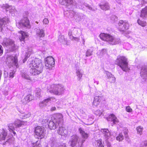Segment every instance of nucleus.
<instances>
[{
    "label": "nucleus",
    "instance_id": "f257e3e1",
    "mask_svg": "<svg viewBox=\"0 0 147 147\" xmlns=\"http://www.w3.org/2000/svg\"><path fill=\"white\" fill-rule=\"evenodd\" d=\"M30 73L33 76L37 75L41 73L43 68L41 60L34 58H30L28 62Z\"/></svg>",
    "mask_w": 147,
    "mask_h": 147
},
{
    "label": "nucleus",
    "instance_id": "f03ea898",
    "mask_svg": "<svg viewBox=\"0 0 147 147\" xmlns=\"http://www.w3.org/2000/svg\"><path fill=\"white\" fill-rule=\"evenodd\" d=\"M42 122L43 124L47 123L50 129H55L58 126H60L63 124V116L61 114H58L56 115L53 120L49 121L48 119H43Z\"/></svg>",
    "mask_w": 147,
    "mask_h": 147
},
{
    "label": "nucleus",
    "instance_id": "7ed1b4c3",
    "mask_svg": "<svg viewBox=\"0 0 147 147\" xmlns=\"http://www.w3.org/2000/svg\"><path fill=\"white\" fill-rule=\"evenodd\" d=\"M47 92L57 95H60L64 93L65 88L61 84H53L47 88Z\"/></svg>",
    "mask_w": 147,
    "mask_h": 147
},
{
    "label": "nucleus",
    "instance_id": "20e7f679",
    "mask_svg": "<svg viewBox=\"0 0 147 147\" xmlns=\"http://www.w3.org/2000/svg\"><path fill=\"white\" fill-rule=\"evenodd\" d=\"M100 37L102 40L106 41L109 44L112 45L118 44L121 42L120 38H115L107 34H101L100 35Z\"/></svg>",
    "mask_w": 147,
    "mask_h": 147
},
{
    "label": "nucleus",
    "instance_id": "39448f33",
    "mask_svg": "<svg viewBox=\"0 0 147 147\" xmlns=\"http://www.w3.org/2000/svg\"><path fill=\"white\" fill-rule=\"evenodd\" d=\"M115 64L124 71H126L129 69L127 59L125 57L123 56H118L115 61Z\"/></svg>",
    "mask_w": 147,
    "mask_h": 147
},
{
    "label": "nucleus",
    "instance_id": "423d86ee",
    "mask_svg": "<svg viewBox=\"0 0 147 147\" xmlns=\"http://www.w3.org/2000/svg\"><path fill=\"white\" fill-rule=\"evenodd\" d=\"M65 12L64 13V14H65ZM66 13H69V17L70 18H74V19H75L76 22H80L84 18V17L85 16L83 13H80L75 12L73 10L70 11V12H69L67 11Z\"/></svg>",
    "mask_w": 147,
    "mask_h": 147
},
{
    "label": "nucleus",
    "instance_id": "0eeeda50",
    "mask_svg": "<svg viewBox=\"0 0 147 147\" xmlns=\"http://www.w3.org/2000/svg\"><path fill=\"white\" fill-rule=\"evenodd\" d=\"M2 44L4 46L9 48L12 51H14L16 49L14 41L10 38H4Z\"/></svg>",
    "mask_w": 147,
    "mask_h": 147
},
{
    "label": "nucleus",
    "instance_id": "6e6552de",
    "mask_svg": "<svg viewBox=\"0 0 147 147\" xmlns=\"http://www.w3.org/2000/svg\"><path fill=\"white\" fill-rule=\"evenodd\" d=\"M16 25L19 28H30L31 27L29 21L27 17L24 18L19 22H17Z\"/></svg>",
    "mask_w": 147,
    "mask_h": 147
},
{
    "label": "nucleus",
    "instance_id": "1a4fd4ad",
    "mask_svg": "<svg viewBox=\"0 0 147 147\" xmlns=\"http://www.w3.org/2000/svg\"><path fill=\"white\" fill-rule=\"evenodd\" d=\"M24 122L19 120L16 121L13 123H10L8 125V129L11 132L13 130H15V128H19L24 125Z\"/></svg>",
    "mask_w": 147,
    "mask_h": 147
},
{
    "label": "nucleus",
    "instance_id": "9d476101",
    "mask_svg": "<svg viewBox=\"0 0 147 147\" xmlns=\"http://www.w3.org/2000/svg\"><path fill=\"white\" fill-rule=\"evenodd\" d=\"M119 29L121 31L124 32L129 29V24L126 21L120 20L118 23Z\"/></svg>",
    "mask_w": 147,
    "mask_h": 147
},
{
    "label": "nucleus",
    "instance_id": "9b49d317",
    "mask_svg": "<svg viewBox=\"0 0 147 147\" xmlns=\"http://www.w3.org/2000/svg\"><path fill=\"white\" fill-rule=\"evenodd\" d=\"M7 62L9 66H16L18 67L17 57H13L12 56H8L7 58Z\"/></svg>",
    "mask_w": 147,
    "mask_h": 147
},
{
    "label": "nucleus",
    "instance_id": "f8f14e48",
    "mask_svg": "<svg viewBox=\"0 0 147 147\" xmlns=\"http://www.w3.org/2000/svg\"><path fill=\"white\" fill-rule=\"evenodd\" d=\"M45 129L43 127L37 126L35 128V133L38 137V138L42 139L45 136Z\"/></svg>",
    "mask_w": 147,
    "mask_h": 147
},
{
    "label": "nucleus",
    "instance_id": "ddd939ff",
    "mask_svg": "<svg viewBox=\"0 0 147 147\" xmlns=\"http://www.w3.org/2000/svg\"><path fill=\"white\" fill-rule=\"evenodd\" d=\"M62 5H64L68 7L69 5H71L73 8H76L75 7L76 3L73 0H62L60 1Z\"/></svg>",
    "mask_w": 147,
    "mask_h": 147
},
{
    "label": "nucleus",
    "instance_id": "4468645a",
    "mask_svg": "<svg viewBox=\"0 0 147 147\" xmlns=\"http://www.w3.org/2000/svg\"><path fill=\"white\" fill-rule=\"evenodd\" d=\"M84 6L86 7L90 10L92 11H95L94 9H93L92 7H91L90 5L85 3H84L82 4L80 2H79L78 3H76L75 7L76 8H79L80 9H83V8L84 7Z\"/></svg>",
    "mask_w": 147,
    "mask_h": 147
},
{
    "label": "nucleus",
    "instance_id": "2eb2a0df",
    "mask_svg": "<svg viewBox=\"0 0 147 147\" xmlns=\"http://www.w3.org/2000/svg\"><path fill=\"white\" fill-rule=\"evenodd\" d=\"M79 139V137L77 135H74L72 136L69 141L70 146L72 147L75 146L78 142Z\"/></svg>",
    "mask_w": 147,
    "mask_h": 147
},
{
    "label": "nucleus",
    "instance_id": "dca6fc26",
    "mask_svg": "<svg viewBox=\"0 0 147 147\" xmlns=\"http://www.w3.org/2000/svg\"><path fill=\"white\" fill-rule=\"evenodd\" d=\"M9 22V21L7 17H5L2 18H0V31H2L3 27Z\"/></svg>",
    "mask_w": 147,
    "mask_h": 147
},
{
    "label": "nucleus",
    "instance_id": "f3484780",
    "mask_svg": "<svg viewBox=\"0 0 147 147\" xmlns=\"http://www.w3.org/2000/svg\"><path fill=\"white\" fill-rule=\"evenodd\" d=\"M55 98L53 97H51L45 99L44 100L40 102L39 103V106L41 107H43L44 106H47L51 102L52 100H53Z\"/></svg>",
    "mask_w": 147,
    "mask_h": 147
},
{
    "label": "nucleus",
    "instance_id": "a211bd4d",
    "mask_svg": "<svg viewBox=\"0 0 147 147\" xmlns=\"http://www.w3.org/2000/svg\"><path fill=\"white\" fill-rule=\"evenodd\" d=\"M51 146H53L55 145V147H65L66 145L65 144H61L58 146H57L56 145L57 142L56 138H51L50 139V140L49 142Z\"/></svg>",
    "mask_w": 147,
    "mask_h": 147
},
{
    "label": "nucleus",
    "instance_id": "6ab92c4d",
    "mask_svg": "<svg viewBox=\"0 0 147 147\" xmlns=\"http://www.w3.org/2000/svg\"><path fill=\"white\" fill-rule=\"evenodd\" d=\"M45 63H48L53 67L55 65V60L52 57H47L45 59Z\"/></svg>",
    "mask_w": 147,
    "mask_h": 147
},
{
    "label": "nucleus",
    "instance_id": "aec40b11",
    "mask_svg": "<svg viewBox=\"0 0 147 147\" xmlns=\"http://www.w3.org/2000/svg\"><path fill=\"white\" fill-rule=\"evenodd\" d=\"M107 120L108 121H113L114 124H116L119 122L117 119L113 114H111L109 115Z\"/></svg>",
    "mask_w": 147,
    "mask_h": 147
},
{
    "label": "nucleus",
    "instance_id": "412c9836",
    "mask_svg": "<svg viewBox=\"0 0 147 147\" xmlns=\"http://www.w3.org/2000/svg\"><path fill=\"white\" fill-rule=\"evenodd\" d=\"M8 138L7 130L3 129L2 131L0 134V141L5 140Z\"/></svg>",
    "mask_w": 147,
    "mask_h": 147
},
{
    "label": "nucleus",
    "instance_id": "4be33fe9",
    "mask_svg": "<svg viewBox=\"0 0 147 147\" xmlns=\"http://www.w3.org/2000/svg\"><path fill=\"white\" fill-rule=\"evenodd\" d=\"M140 16L144 19H146L147 17V6L142 9Z\"/></svg>",
    "mask_w": 147,
    "mask_h": 147
},
{
    "label": "nucleus",
    "instance_id": "5701e85b",
    "mask_svg": "<svg viewBox=\"0 0 147 147\" xmlns=\"http://www.w3.org/2000/svg\"><path fill=\"white\" fill-rule=\"evenodd\" d=\"M36 35L39 37H43L45 36V34L44 30L42 29L36 28Z\"/></svg>",
    "mask_w": 147,
    "mask_h": 147
},
{
    "label": "nucleus",
    "instance_id": "b1692460",
    "mask_svg": "<svg viewBox=\"0 0 147 147\" xmlns=\"http://www.w3.org/2000/svg\"><path fill=\"white\" fill-rule=\"evenodd\" d=\"M2 7L3 9H5V11H9L11 13L14 12L15 10L13 9V7L11 6H9L7 4H3Z\"/></svg>",
    "mask_w": 147,
    "mask_h": 147
},
{
    "label": "nucleus",
    "instance_id": "393cba45",
    "mask_svg": "<svg viewBox=\"0 0 147 147\" xmlns=\"http://www.w3.org/2000/svg\"><path fill=\"white\" fill-rule=\"evenodd\" d=\"M99 6L102 9L105 11L108 10L110 8L109 3L107 2H105L104 3H100L99 4Z\"/></svg>",
    "mask_w": 147,
    "mask_h": 147
},
{
    "label": "nucleus",
    "instance_id": "a878e982",
    "mask_svg": "<svg viewBox=\"0 0 147 147\" xmlns=\"http://www.w3.org/2000/svg\"><path fill=\"white\" fill-rule=\"evenodd\" d=\"M28 36V35L27 33L23 31H22L21 32V36L20 37L19 39L21 42H23L22 43H23L24 42V41L26 39H27Z\"/></svg>",
    "mask_w": 147,
    "mask_h": 147
},
{
    "label": "nucleus",
    "instance_id": "bb28decb",
    "mask_svg": "<svg viewBox=\"0 0 147 147\" xmlns=\"http://www.w3.org/2000/svg\"><path fill=\"white\" fill-rule=\"evenodd\" d=\"M58 41L61 44L67 45V41L63 35H59L58 37Z\"/></svg>",
    "mask_w": 147,
    "mask_h": 147
},
{
    "label": "nucleus",
    "instance_id": "cd10ccee",
    "mask_svg": "<svg viewBox=\"0 0 147 147\" xmlns=\"http://www.w3.org/2000/svg\"><path fill=\"white\" fill-rule=\"evenodd\" d=\"M28 54H27V53H26V54L25 55V57L24 59H23V62L24 63L27 59V58L29 57L30 54H31L32 51V49L31 47L28 48Z\"/></svg>",
    "mask_w": 147,
    "mask_h": 147
},
{
    "label": "nucleus",
    "instance_id": "c85d7f7f",
    "mask_svg": "<svg viewBox=\"0 0 147 147\" xmlns=\"http://www.w3.org/2000/svg\"><path fill=\"white\" fill-rule=\"evenodd\" d=\"M107 53V49H103L99 52H98L96 54L99 58H101L104 55L106 54Z\"/></svg>",
    "mask_w": 147,
    "mask_h": 147
},
{
    "label": "nucleus",
    "instance_id": "c756f323",
    "mask_svg": "<svg viewBox=\"0 0 147 147\" xmlns=\"http://www.w3.org/2000/svg\"><path fill=\"white\" fill-rule=\"evenodd\" d=\"M59 126V128L57 131L58 134L61 135H66V133L65 132V128L62 127H60V126Z\"/></svg>",
    "mask_w": 147,
    "mask_h": 147
},
{
    "label": "nucleus",
    "instance_id": "7c9ffc66",
    "mask_svg": "<svg viewBox=\"0 0 147 147\" xmlns=\"http://www.w3.org/2000/svg\"><path fill=\"white\" fill-rule=\"evenodd\" d=\"M21 75L22 76L23 78H24L25 79H26L27 80H30L31 81H32V80L31 78L29 77L28 74L27 73V72L26 71L22 72H21Z\"/></svg>",
    "mask_w": 147,
    "mask_h": 147
},
{
    "label": "nucleus",
    "instance_id": "2f4dec72",
    "mask_svg": "<svg viewBox=\"0 0 147 147\" xmlns=\"http://www.w3.org/2000/svg\"><path fill=\"white\" fill-rule=\"evenodd\" d=\"M101 131L103 133L106 138H108L110 136V133L109 131L107 129H101Z\"/></svg>",
    "mask_w": 147,
    "mask_h": 147
},
{
    "label": "nucleus",
    "instance_id": "473e14b6",
    "mask_svg": "<svg viewBox=\"0 0 147 147\" xmlns=\"http://www.w3.org/2000/svg\"><path fill=\"white\" fill-rule=\"evenodd\" d=\"M147 74V67H144L141 69L140 75L143 78L145 77V75Z\"/></svg>",
    "mask_w": 147,
    "mask_h": 147
},
{
    "label": "nucleus",
    "instance_id": "72a5a7b5",
    "mask_svg": "<svg viewBox=\"0 0 147 147\" xmlns=\"http://www.w3.org/2000/svg\"><path fill=\"white\" fill-rule=\"evenodd\" d=\"M78 130L83 138L85 139H86L88 138V134L85 132L84 130V129L80 127L79 129Z\"/></svg>",
    "mask_w": 147,
    "mask_h": 147
},
{
    "label": "nucleus",
    "instance_id": "f704fd0d",
    "mask_svg": "<svg viewBox=\"0 0 147 147\" xmlns=\"http://www.w3.org/2000/svg\"><path fill=\"white\" fill-rule=\"evenodd\" d=\"M33 99V97L32 95L30 94H28L24 98L25 101H24V102L26 103L27 102H29Z\"/></svg>",
    "mask_w": 147,
    "mask_h": 147
},
{
    "label": "nucleus",
    "instance_id": "c9c22d12",
    "mask_svg": "<svg viewBox=\"0 0 147 147\" xmlns=\"http://www.w3.org/2000/svg\"><path fill=\"white\" fill-rule=\"evenodd\" d=\"M31 115L30 113H23L20 115V118L22 119H25L29 117Z\"/></svg>",
    "mask_w": 147,
    "mask_h": 147
},
{
    "label": "nucleus",
    "instance_id": "e433bc0d",
    "mask_svg": "<svg viewBox=\"0 0 147 147\" xmlns=\"http://www.w3.org/2000/svg\"><path fill=\"white\" fill-rule=\"evenodd\" d=\"M14 140V138H8L7 139L6 141L3 143V145L7 144V143L9 144H11L13 143Z\"/></svg>",
    "mask_w": 147,
    "mask_h": 147
},
{
    "label": "nucleus",
    "instance_id": "4c0bfd02",
    "mask_svg": "<svg viewBox=\"0 0 147 147\" xmlns=\"http://www.w3.org/2000/svg\"><path fill=\"white\" fill-rule=\"evenodd\" d=\"M76 75L78 76V79L80 80L82 76V74L79 69H77L76 71Z\"/></svg>",
    "mask_w": 147,
    "mask_h": 147
},
{
    "label": "nucleus",
    "instance_id": "58836bf2",
    "mask_svg": "<svg viewBox=\"0 0 147 147\" xmlns=\"http://www.w3.org/2000/svg\"><path fill=\"white\" fill-rule=\"evenodd\" d=\"M104 99V98L101 95L99 96H96L94 97V100L99 101L100 102L102 100H103Z\"/></svg>",
    "mask_w": 147,
    "mask_h": 147
},
{
    "label": "nucleus",
    "instance_id": "ea45409f",
    "mask_svg": "<svg viewBox=\"0 0 147 147\" xmlns=\"http://www.w3.org/2000/svg\"><path fill=\"white\" fill-rule=\"evenodd\" d=\"M138 24L142 27H145L146 25V22L144 21H142L140 19H138L137 20Z\"/></svg>",
    "mask_w": 147,
    "mask_h": 147
},
{
    "label": "nucleus",
    "instance_id": "a19ab883",
    "mask_svg": "<svg viewBox=\"0 0 147 147\" xmlns=\"http://www.w3.org/2000/svg\"><path fill=\"white\" fill-rule=\"evenodd\" d=\"M124 139V137L121 133H120L118 136L116 137V140L119 141H122Z\"/></svg>",
    "mask_w": 147,
    "mask_h": 147
},
{
    "label": "nucleus",
    "instance_id": "79ce46f5",
    "mask_svg": "<svg viewBox=\"0 0 147 147\" xmlns=\"http://www.w3.org/2000/svg\"><path fill=\"white\" fill-rule=\"evenodd\" d=\"M93 50L91 49H88L86 53V57H88L92 55Z\"/></svg>",
    "mask_w": 147,
    "mask_h": 147
},
{
    "label": "nucleus",
    "instance_id": "37998d69",
    "mask_svg": "<svg viewBox=\"0 0 147 147\" xmlns=\"http://www.w3.org/2000/svg\"><path fill=\"white\" fill-rule=\"evenodd\" d=\"M36 96L37 97H39L41 94V90L39 88H37L36 89Z\"/></svg>",
    "mask_w": 147,
    "mask_h": 147
},
{
    "label": "nucleus",
    "instance_id": "c03bdc74",
    "mask_svg": "<svg viewBox=\"0 0 147 147\" xmlns=\"http://www.w3.org/2000/svg\"><path fill=\"white\" fill-rule=\"evenodd\" d=\"M97 145L98 147H104L101 140H99L97 141Z\"/></svg>",
    "mask_w": 147,
    "mask_h": 147
},
{
    "label": "nucleus",
    "instance_id": "a18cd8bd",
    "mask_svg": "<svg viewBox=\"0 0 147 147\" xmlns=\"http://www.w3.org/2000/svg\"><path fill=\"white\" fill-rule=\"evenodd\" d=\"M143 129V127H141V126H139L137 127L136 128V130L137 131V132L140 135L142 134V132Z\"/></svg>",
    "mask_w": 147,
    "mask_h": 147
},
{
    "label": "nucleus",
    "instance_id": "49530a36",
    "mask_svg": "<svg viewBox=\"0 0 147 147\" xmlns=\"http://www.w3.org/2000/svg\"><path fill=\"white\" fill-rule=\"evenodd\" d=\"M109 81L111 83H114L115 81V78L114 76L109 79Z\"/></svg>",
    "mask_w": 147,
    "mask_h": 147
},
{
    "label": "nucleus",
    "instance_id": "de8ad7c7",
    "mask_svg": "<svg viewBox=\"0 0 147 147\" xmlns=\"http://www.w3.org/2000/svg\"><path fill=\"white\" fill-rule=\"evenodd\" d=\"M94 114L97 115H98L99 116H100L102 114V112L100 111V110H98L95 112Z\"/></svg>",
    "mask_w": 147,
    "mask_h": 147
},
{
    "label": "nucleus",
    "instance_id": "09e8293b",
    "mask_svg": "<svg viewBox=\"0 0 147 147\" xmlns=\"http://www.w3.org/2000/svg\"><path fill=\"white\" fill-rule=\"evenodd\" d=\"M15 72L13 71H11L9 73V78H12L14 77Z\"/></svg>",
    "mask_w": 147,
    "mask_h": 147
},
{
    "label": "nucleus",
    "instance_id": "8fccbe9b",
    "mask_svg": "<svg viewBox=\"0 0 147 147\" xmlns=\"http://www.w3.org/2000/svg\"><path fill=\"white\" fill-rule=\"evenodd\" d=\"M106 74L107 76V77L108 79L113 76L111 73L108 71H106Z\"/></svg>",
    "mask_w": 147,
    "mask_h": 147
},
{
    "label": "nucleus",
    "instance_id": "3c124183",
    "mask_svg": "<svg viewBox=\"0 0 147 147\" xmlns=\"http://www.w3.org/2000/svg\"><path fill=\"white\" fill-rule=\"evenodd\" d=\"M126 111L128 112L131 113L132 112V109L129 106H127L125 108Z\"/></svg>",
    "mask_w": 147,
    "mask_h": 147
},
{
    "label": "nucleus",
    "instance_id": "603ef678",
    "mask_svg": "<svg viewBox=\"0 0 147 147\" xmlns=\"http://www.w3.org/2000/svg\"><path fill=\"white\" fill-rule=\"evenodd\" d=\"M70 39L72 40H75L77 42H78L80 40V38L78 37H74V36L70 37Z\"/></svg>",
    "mask_w": 147,
    "mask_h": 147
},
{
    "label": "nucleus",
    "instance_id": "864d4df0",
    "mask_svg": "<svg viewBox=\"0 0 147 147\" xmlns=\"http://www.w3.org/2000/svg\"><path fill=\"white\" fill-rule=\"evenodd\" d=\"M100 103V102L99 101H98L94 100L92 103V105L94 106H95L96 107L99 105Z\"/></svg>",
    "mask_w": 147,
    "mask_h": 147
},
{
    "label": "nucleus",
    "instance_id": "5fc2aeb1",
    "mask_svg": "<svg viewBox=\"0 0 147 147\" xmlns=\"http://www.w3.org/2000/svg\"><path fill=\"white\" fill-rule=\"evenodd\" d=\"M141 147H147V141H144L142 142V145L141 146Z\"/></svg>",
    "mask_w": 147,
    "mask_h": 147
},
{
    "label": "nucleus",
    "instance_id": "6e6d98bb",
    "mask_svg": "<svg viewBox=\"0 0 147 147\" xmlns=\"http://www.w3.org/2000/svg\"><path fill=\"white\" fill-rule=\"evenodd\" d=\"M111 19L114 21H117V17L115 15L112 16L111 17Z\"/></svg>",
    "mask_w": 147,
    "mask_h": 147
},
{
    "label": "nucleus",
    "instance_id": "4d7b16f0",
    "mask_svg": "<svg viewBox=\"0 0 147 147\" xmlns=\"http://www.w3.org/2000/svg\"><path fill=\"white\" fill-rule=\"evenodd\" d=\"M43 22L44 24L47 25L49 23V21L48 19L45 18L43 20Z\"/></svg>",
    "mask_w": 147,
    "mask_h": 147
},
{
    "label": "nucleus",
    "instance_id": "13d9d810",
    "mask_svg": "<svg viewBox=\"0 0 147 147\" xmlns=\"http://www.w3.org/2000/svg\"><path fill=\"white\" fill-rule=\"evenodd\" d=\"M45 66L47 69H50L51 68L52 66L48 64V63H45Z\"/></svg>",
    "mask_w": 147,
    "mask_h": 147
},
{
    "label": "nucleus",
    "instance_id": "bf43d9fd",
    "mask_svg": "<svg viewBox=\"0 0 147 147\" xmlns=\"http://www.w3.org/2000/svg\"><path fill=\"white\" fill-rule=\"evenodd\" d=\"M3 53V48L2 46L0 45V56L2 55Z\"/></svg>",
    "mask_w": 147,
    "mask_h": 147
},
{
    "label": "nucleus",
    "instance_id": "052dcab7",
    "mask_svg": "<svg viewBox=\"0 0 147 147\" xmlns=\"http://www.w3.org/2000/svg\"><path fill=\"white\" fill-rule=\"evenodd\" d=\"M33 145H35L34 146H33L34 147H41V146L40 144H38V145H36L37 143H36L35 142L33 143L32 144Z\"/></svg>",
    "mask_w": 147,
    "mask_h": 147
},
{
    "label": "nucleus",
    "instance_id": "680f3d73",
    "mask_svg": "<svg viewBox=\"0 0 147 147\" xmlns=\"http://www.w3.org/2000/svg\"><path fill=\"white\" fill-rule=\"evenodd\" d=\"M124 134L125 138H128V136L127 134V131H125L123 132Z\"/></svg>",
    "mask_w": 147,
    "mask_h": 147
},
{
    "label": "nucleus",
    "instance_id": "e2e57ef3",
    "mask_svg": "<svg viewBox=\"0 0 147 147\" xmlns=\"http://www.w3.org/2000/svg\"><path fill=\"white\" fill-rule=\"evenodd\" d=\"M68 35L69 36V38H70V37L73 36H72V31L71 30H69L68 32Z\"/></svg>",
    "mask_w": 147,
    "mask_h": 147
},
{
    "label": "nucleus",
    "instance_id": "0e129e2a",
    "mask_svg": "<svg viewBox=\"0 0 147 147\" xmlns=\"http://www.w3.org/2000/svg\"><path fill=\"white\" fill-rule=\"evenodd\" d=\"M56 107H53L51 108V111H53L56 110Z\"/></svg>",
    "mask_w": 147,
    "mask_h": 147
},
{
    "label": "nucleus",
    "instance_id": "69168bd1",
    "mask_svg": "<svg viewBox=\"0 0 147 147\" xmlns=\"http://www.w3.org/2000/svg\"><path fill=\"white\" fill-rule=\"evenodd\" d=\"M11 132H12L13 134H11L12 136H15L16 134V132L14 131V130H13V131H11Z\"/></svg>",
    "mask_w": 147,
    "mask_h": 147
},
{
    "label": "nucleus",
    "instance_id": "338daca9",
    "mask_svg": "<svg viewBox=\"0 0 147 147\" xmlns=\"http://www.w3.org/2000/svg\"><path fill=\"white\" fill-rule=\"evenodd\" d=\"M140 1H141V2L142 3V4H144L145 3V1L143 0H140Z\"/></svg>",
    "mask_w": 147,
    "mask_h": 147
},
{
    "label": "nucleus",
    "instance_id": "774afa93",
    "mask_svg": "<svg viewBox=\"0 0 147 147\" xmlns=\"http://www.w3.org/2000/svg\"><path fill=\"white\" fill-rule=\"evenodd\" d=\"M107 145L108 146V147H110L111 145L109 143H108L107 144Z\"/></svg>",
    "mask_w": 147,
    "mask_h": 147
}]
</instances>
